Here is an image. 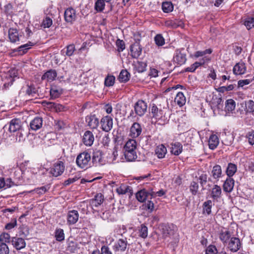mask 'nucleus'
Instances as JSON below:
<instances>
[{
	"mask_svg": "<svg viewBox=\"0 0 254 254\" xmlns=\"http://www.w3.org/2000/svg\"><path fill=\"white\" fill-rule=\"evenodd\" d=\"M124 149V155L127 161H133L137 158L136 142L135 140L129 139L125 145Z\"/></svg>",
	"mask_w": 254,
	"mask_h": 254,
	"instance_id": "f257e3e1",
	"label": "nucleus"
},
{
	"mask_svg": "<svg viewBox=\"0 0 254 254\" xmlns=\"http://www.w3.org/2000/svg\"><path fill=\"white\" fill-rule=\"evenodd\" d=\"M161 102L164 105L163 109L161 104L159 105V107L155 105H153L151 108V113L153 117L158 120L165 117L166 111H168L169 107L167 99L162 98Z\"/></svg>",
	"mask_w": 254,
	"mask_h": 254,
	"instance_id": "f03ea898",
	"label": "nucleus"
},
{
	"mask_svg": "<svg viewBox=\"0 0 254 254\" xmlns=\"http://www.w3.org/2000/svg\"><path fill=\"white\" fill-rule=\"evenodd\" d=\"M91 155L87 152L80 153L77 157L76 162L78 166L82 169H86L90 166Z\"/></svg>",
	"mask_w": 254,
	"mask_h": 254,
	"instance_id": "7ed1b4c3",
	"label": "nucleus"
},
{
	"mask_svg": "<svg viewBox=\"0 0 254 254\" xmlns=\"http://www.w3.org/2000/svg\"><path fill=\"white\" fill-rule=\"evenodd\" d=\"M162 237L166 239L174 234L177 227L173 224H162L159 226Z\"/></svg>",
	"mask_w": 254,
	"mask_h": 254,
	"instance_id": "20e7f679",
	"label": "nucleus"
},
{
	"mask_svg": "<svg viewBox=\"0 0 254 254\" xmlns=\"http://www.w3.org/2000/svg\"><path fill=\"white\" fill-rule=\"evenodd\" d=\"M64 170L65 166L64 163L62 161L58 160L51 168L50 174L53 177H57L62 175Z\"/></svg>",
	"mask_w": 254,
	"mask_h": 254,
	"instance_id": "39448f33",
	"label": "nucleus"
},
{
	"mask_svg": "<svg viewBox=\"0 0 254 254\" xmlns=\"http://www.w3.org/2000/svg\"><path fill=\"white\" fill-rule=\"evenodd\" d=\"M133 108L136 116L142 117L147 112V103L142 100H139L134 104Z\"/></svg>",
	"mask_w": 254,
	"mask_h": 254,
	"instance_id": "423d86ee",
	"label": "nucleus"
},
{
	"mask_svg": "<svg viewBox=\"0 0 254 254\" xmlns=\"http://www.w3.org/2000/svg\"><path fill=\"white\" fill-rule=\"evenodd\" d=\"M127 238L120 239L115 243L113 249L115 253L125 252L127 249Z\"/></svg>",
	"mask_w": 254,
	"mask_h": 254,
	"instance_id": "0eeeda50",
	"label": "nucleus"
},
{
	"mask_svg": "<svg viewBox=\"0 0 254 254\" xmlns=\"http://www.w3.org/2000/svg\"><path fill=\"white\" fill-rule=\"evenodd\" d=\"M101 127L103 130L109 132L113 127V119L109 116H106L101 120Z\"/></svg>",
	"mask_w": 254,
	"mask_h": 254,
	"instance_id": "6e6552de",
	"label": "nucleus"
},
{
	"mask_svg": "<svg viewBox=\"0 0 254 254\" xmlns=\"http://www.w3.org/2000/svg\"><path fill=\"white\" fill-rule=\"evenodd\" d=\"M142 50L139 42L136 41L130 47V55L132 58L137 59L141 55Z\"/></svg>",
	"mask_w": 254,
	"mask_h": 254,
	"instance_id": "1a4fd4ad",
	"label": "nucleus"
},
{
	"mask_svg": "<svg viewBox=\"0 0 254 254\" xmlns=\"http://www.w3.org/2000/svg\"><path fill=\"white\" fill-rule=\"evenodd\" d=\"M10 242L13 247L17 250H20L26 246V242L24 239L17 237H13L11 239Z\"/></svg>",
	"mask_w": 254,
	"mask_h": 254,
	"instance_id": "9d476101",
	"label": "nucleus"
},
{
	"mask_svg": "<svg viewBox=\"0 0 254 254\" xmlns=\"http://www.w3.org/2000/svg\"><path fill=\"white\" fill-rule=\"evenodd\" d=\"M79 219V213L77 210H71L68 211L67 216V224L69 225L75 224Z\"/></svg>",
	"mask_w": 254,
	"mask_h": 254,
	"instance_id": "9b49d317",
	"label": "nucleus"
},
{
	"mask_svg": "<svg viewBox=\"0 0 254 254\" xmlns=\"http://www.w3.org/2000/svg\"><path fill=\"white\" fill-rule=\"evenodd\" d=\"M64 16L66 22L72 23L76 19L75 10L72 7L67 8L64 11Z\"/></svg>",
	"mask_w": 254,
	"mask_h": 254,
	"instance_id": "f8f14e48",
	"label": "nucleus"
},
{
	"mask_svg": "<svg viewBox=\"0 0 254 254\" xmlns=\"http://www.w3.org/2000/svg\"><path fill=\"white\" fill-rule=\"evenodd\" d=\"M173 60L177 64L182 65L184 64L187 61L186 55L179 50H177L175 51Z\"/></svg>",
	"mask_w": 254,
	"mask_h": 254,
	"instance_id": "ddd939ff",
	"label": "nucleus"
},
{
	"mask_svg": "<svg viewBox=\"0 0 254 254\" xmlns=\"http://www.w3.org/2000/svg\"><path fill=\"white\" fill-rule=\"evenodd\" d=\"M85 121L88 126L91 129H95L99 126V119L95 115H90L86 116Z\"/></svg>",
	"mask_w": 254,
	"mask_h": 254,
	"instance_id": "4468645a",
	"label": "nucleus"
},
{
	"mask_svg": "<svg viewBox=\"0 0 254 254\" xmlns=\"http://www.w3.org/2000/svg\"><path fill=\"white\" fill-rule=\"evenodd\" d=\"M142 132L141 126L138 123H134L130 128L129 135L132 138L138 137Z\"/></svg>",
	"mask_w": 254,
	"mask_h": 254,
	"instance_id": "2eb2a0df",
	"label": "nucleus"
},
{
	"mask_svg": "<svg viewBox=\"0 0 254 254\" xmlns=\"http://www.w3.org/2000/svg\"><path fill=\"white\" fill-rule=\"evenodd\" d=\"M21 127V122L20 119L15 118L10 121L9 124L8 130L10 132H14L19 130Z\"/></svg>",
	"mask_w": 254,
	"mask_h": 254,
	"instance_id": "dca6fc26",
	"label": "nucleus"
},
{
	"mask_svg": "<svg viewBox=\"0 0 254 254\" xmlns=\"http://www.w3.org/2000/svg\"><path fill=\"white\" fill-rule=\"evenodd\" d=\"M94 141V137L92 132L89 130L86 131L82 137V142L84 145L88 146H91Z\"/></svg>",
	"mask_w": 254,
	"mask_h": 254,
	"instance_id": "f3484780",
	"label": "nucleus"
},
{
	"mask_svg": "<svg viewBox=\"0 0 254 254\" xmlns=\"http://www.w3.org/2000/svg\"><path fill=\"white\" fill-rule=\"evenodd\" d=\"M104 199V196L102 193H97L95 195L94 198L90 200V204L93 208L98 207L103 203Z\"/></svg>",
	"mask_w": 254,
	"mask_h": 254,
	"instance_id": "a211bd4d",
	"label": "nucleus"
},
{
	"mask_svg": "<svg viewBox=\"0 0 254 254\" xmlns=\"http://www.w3.org/2000/svg\"><path fill=\"white\" fill-rule=\"evenodd\" d=\"M241 247V243L239 238L232 237L228 244V248L232 252H236Z\"/></svg>",
	"mask_w": 254,
	"mask_h": 254,
	"instance_id": "6ab92c4d",
	"label": "nucleus"
},
{
	"mask_svg": "<svg viewBox=\"0 0 254 254\" xmlns=\"http://www.w3.org/2000/svg\"><path fill=\"white\" fill-rule=\"evenodd\" d=\"M42 125V118L40 117H36L31 121L29 126L31 130L36 131L41 128Z\"/></svg>",
	"mask_w": 254,
	"mask_h": 254,
	"instance_id": "aec40b11",
	"label": "nucleus"
},
{
	"mask_svg": "<svg viewBox=\"0 0 254 254\" xmlns=\"http://www.w3.org/2000/svg\"><path fill=\"white\" fill-rule=\"evenodd\" d=\"M152 195H153L152 193L143 189L136 193V198L139 201L143 202L149 198V196H151Z\"/></svg>",
	"mask_w": 254,
	"mask_h": 254,
	"instance_id": "412c9836",
	"label": "nucleus"
},
{
	"mask_svg": "<svg viewBox=\"0 0 254 254\" xmlns=\"http://www.w3.org/2000/svg\"><path fill=\"white\" fill-rule=\"evenodd\" d=\"M57 76V73L55 69H50L46 72L42 76L43 80H46L48 82H51L55 80Z\"/></svg>",
	"mask_w": 254,
	"mask_h": 254,
	"instance_id": "4be33fe9",
	"label": "nucleus"
},
{
	"mask_svg": "<svg viewBox=\"0 0 254 254\" xmlns=\"http://www.w3.org/2000/svg\"><path fill=\"white\" fill-rule=\"evenodd\" d=\"M235 181L233 179L228 177L225 181L223 189L224 191L227 192H231L234 188Z\"/></svg>",
	"mask_w": 254,
	"mask_h": 254,
	"instance_id": "5701e85b",
	"label": "nucleus"
},
{
	"mask_svg": "<svg viewBox=\"0 0 254 254\" xmlns=\"http://www.w3.org/2000/svg\"><path fill=\"white\" fill-rule=\"evenodd\" d=\"M222 193L221 188L220 186L215 185L211 190V197L214 200L218 201L220 198Z\"/></svg>",
	"mask_w": 254,
	"mask_h": 254,
	"instance_id": "b1692460",
	"label": "nucleus"
},
{
	"mask_svg": "<svg viewBox=\"0 0 254 254\" xmlns=\"http://www.w3.org/2000/svg\"><path fill=\"white\" fill-rule=\"evenodd\" d=\"M233 73L236 75L244 74L246 71L245 64L243 63L236 64L233 67Z\"/></svg>",
	"mask_w": 254,
	"mask_h": 254,
	"instance_id": "393cba45",
	"label": "nucleus"
},
{
	"mask_svg": "<svg viewBox=\"0 0 254 254\" xmlns=\"http://www.w3.org/2000/svg\"><path fill=\"white\" fill-rule=\"evenodd\" d=\"M212 107L215 109H222L223 107V100L220 96H213L211 101Z\"/></svg>",
	"mask_w": 254,
	"mask_h": 254,
	"instance_id": "a878e982",
	"label": "nucleus"
},
{
	"mask_svg": "<svg viewBox=\"0 0 254 254\" xmlns=\"http://www.w3.org/2000/svg\"><path fill=\"white\" fill-rule=\"evenodd\" d=\"M8 38L12 43H15L19 40V34L17 29L10 28L8 30Z\"/></svg>",
	"mask_w": 254,
	"mask_h": 254,
	"instance_id": "bb28decb",
	"label": "nucleus"
},
{
	"mask_svg": "<svg viewBox=\"0 0 254 254\" xmlns=\"http://www.w3.org/2000/svg\"><path fill=\"white\" fill-rule=\"evenodd\" d=\"M211 175L214 179L218 181L223 176L221 167L219 165H215L211 171Z\"/></svg>",
	"mask_w": 254,
	"mask_h": 254,
	"instance_id": "cd10ccee",
	"label": "nucleus"
},
{
	"mask_svg": "<svg viewBox=\"0 0 254 254\" xmlns=\"http://www.w3.org/2000/svg\"><path fill=\"white\" fill-rule=\"evenodd\" d=\"M92 163L93 165L98 166L102 165V153L100 151H97L93 153Z\"/></svg>",
	"mask_w": 254,
	"mask_h": 254,
	"instance_id": "c85d7f7f",
	"label": "nucleus"
},
{
	"mask_svg": "<svg viewBox=\"0 0 254 254\" xmlns=\"http://www.w3.org/2000/svg\"><path fill=\"white\" fill-rule=\"evenodd\" d=\"M219 140L216 134H212L210 136L208 140V145L210 149L214 150L218 145Z\"/></svg>",
	"mask_w": 254,
	"mask_h": 254,
	"instance_id": "c756f323",
	"label": "nucleus"
},
{
	"mask_svg": "<svg viewBox=\"0 0 254 254\" xmlns=\"http://www.w3.org/2000/svg\"><path fill=\"white\" fill-rule=\"evenodd\" d=\"M167 152L166 147L163 144L159 145L155 149V154L159 159L164 158Z\"/></svg>",
	"mask_w": 254,
	"mask_h": 254,
	"instance_id": "7c9ffc66",
	"label": "nucleus"
},
{
	"mask_svg": "<svg viewBox=\"0 0 254 254\" xmlns=\"http://www.w3.org/2000/svg\"><path fill=\"white\" fill-rule=\"evenodd\" d=\"M171 152L175 155H179L182 152L183 146L180 142H175L171 144Z\"/></svg>",
	"mask_w": 254,
	"mask_h": 254,
	"instance_id": "2f4dec72",
	"label": "nucleus"
},
{
	"mask_svg": "<svg viewBox=\"0 0 254 254\" xmlns=\"http://www.w3.org/2000/svg\"><path fill=\"white\" fill-rule=\"evenodd\" d=\"M63 90L56 86L52 87L50 90V96L52 99H55L59 98L60 96L63 93Z\"/></svg>",
	"mask_w": 254,
	"mask_h": 254,
	"instance_id": "473e14b6",
	"label": "nucleus"
},
{
	"mask_svg": "<svg viewBox=\"0 0 254 254\" xmlns=\"http://www.w3.org/2000/svg\"><path fill=\"white\" fill-rule=\"evenodd\" d=\"M186 101V97L184 94L181 92H179L175 98V102L180 107H182L185 105Z\"/></svg>",
	"mask_w": 254,
	"mask_h": 254,
	"instance_id": "72a5a7b5",
	"label": "nucleus"
},
{
	"mask_svg": "<svg viewBox=\"0 0 254 254\" xmlns=\"http://www.w3.org/2000/svg\"><path fill=\"white\" fill-rule=\"evenodd\" d=\"M237 170V166L233 163H229L226 169V173L228 177H232L236 172Z\"/></svg>",
	"mask_w": 254,
	"mask_h": 254,
	"instance_id": "f704fd0d",
	"label": "nucleus"
},
{
	"mask_svg": "<svg viewBox=\"0 0 254 254\" xmlns=\"http://www.w3.org/2000/svg\"><path fill=\"white\" fill-rule=\"evenodd\" d=\"M130 78V73L127 70H122L119 76L118 79L121 82H126Z\"/></svg>",
	"mask_w": 254,
	"mask_h": 254,
	"instance_id": "c9c22d12",
	"label": "nucleus"
},
{
	"mask_svg": "<svg viewBox=\"0 0 254 254\" xmlns=\"http://www.w3.org/2000/svg\"><path fill=\"white\" fill-rule=\"evenodd\" d=\"M205 64V60L202 59L200 62H196L194 64H192L190 66L186 68L185 71L187 72H194L196 69L199 66Z\"/></svg>",
	"mask_w": 254,
	"mask_h": 254,
	"instance_id": "e433bc0d",
	"label": "nucleus"
},
{
	"mask_svg": "<svg viewBox=\"0 0 254 254\" xmlns=\"http://www.w3.org/2000/svg\"><path fill=\"white\" fill-rule=\"evenodd\" d=\"M131 190L130 187L124 184H122L120 187L116 189L117 192L119 194H125L128 192H130V194H131Z\"/></svg>",
	"mask_w": 254,
	"mask_h": 254,
	"instance_id": "4c0bfd02",
	"label": "nucleus"
},
{
	"mask_svg": "<svg viewBox=\"0 0 254 254\" xmlns=\"http://www.w3.org/2000/svg\"><path fill=\"white\" fill-rule=\"evenodd\" d=\"M212 201L208 200L205 201L203 204V213H206L207 215H210L211 213Z\"/></svg>",
	"mask_w": 254,
	"mask_h": 254,
	"instance_id": "58836bf2",
	"label": "nucleus"
},
{
	"mask_svg": "<svg viewBox=\"0 0 254 254\" xmlns=\"http://www.w3.org/2000/svg\"><path fill=\"white\" fill-rule=\"evenodd\" d=\"M56 240L59 242H62L64 240V233L63 229L57 228L55 232Z\"/></svg>",
	"mask_w": 254,
	"mask_h": 254,
	"instance_id": "ea45409f",
	"label": "nucleus"
},
{
	"mask_svg": "<svg viewBox=\"0 0 254 254\" xmlns=\"http://www.w3.org/2000/svg\"><path fill=\"white\" fill-rule=\"evenodd\" d=\"M34 45V44L31 42H29L28 43L26 44H24L19 46L18 48V52H19L20 54H24L26 53L28 50L31 48L32 46Z\"/></svg>",
	"mask_w": 254,
	"mask_h": 254,
	"instance_id": "a19ab883",
	"label": "nucleus"
},
{
	"mask_svg": "<svg viewBox=\"0 0 254 254\" xmlns=\"http://www.w3.org/2000/svg\"><path fill=\"white\" fill-rule=\"evenodd\" d=\"M163 11L166 13H169L173 11L174 6L171 2H163L162 4Z\"/></svg>",
	"mask_w": 254,
	"mask_h": 254,
	"instance_id": "79ce46f5",
	"label": "nucleus"
},
{
	"mask_svg": "<svg viewBox=\"0 0 254 254\" xmlns=\"http://www.w3.org/2000/svg\"><path fill=\"white\" fill-rule=\"evenodd\" d=\"M236 103L235 101L232 99H228L226 101L225 108L229 112H231L235 109Z\"/></svg>",
	"mask_w": 254,
	"mask_h": 254,
	"instance_id": "37998d69",
	"label": "nucleus"
},
{
	"mask_svg": "<svg viewBox=\"0 0 254 254\" xmlns=\"http://www.w3.org/2000/svg\"><path fill=\"white\" fill-rule=\"evenodd\" d=\"M230 237L231 234L229 231H222L220 234L219 238L223 243H225L229 239Z\"/></svg>",
	"mask_w": 254,
	"mask_h": 254,
	"instance_id": "c03bdc74",
	"label": "nucleus"
},
{
	"mask_svg": "<svg viewBox=\"0 0 254 254\" xmlns=\"http://www.w3.org/2000/svg\"><path fill=\"white\" fill-rule=\"evenodd\" d=\"M138 231L139 237L143 239H145L147 237L148 228L144 224H142L141 225L140 228L139 229Z\"/></svg>",
	"mask_w": 254,
	"mask_h": 254,
	"instance_id": "a18cd8bd",
	"label": "nucleus"
},
{
	"mask_svg": "<svg viewBox=\"0 0 254 254\" xmlns=\"http://www.w3.org/2000/svg\"><path fill=\"white\" fill-rule=\"evenodd\" d=\"M75 50V46L73 44H70L67 45L66 47V50L65 51V55L68 57H70L73 55L74 52ZM62 52L64 53V50H62Z\"/></svg>",
	"mask_w": 254,
	"mask_h": 254,
	"instance_id": "49530a36",
	"label": "nucleus"
},
{
	"mask_svg": "<svg viewBox=\"0 0 254 254\" xmlns=\"http://www.w3.org/2000/svg\"><path fill=\"white\" fill-rule=\"evenodd\" d=\"M244 25L248 30L254 27V17H249L245 20Z\"/></svg>",
	"mask_w": 254,
	"mask_h": 254,
	"instance_id": "de8ad7c7",
	"label": "nucleus"
},
{
	"mask_svg": "<svg viewBox=\"0 0 254 254\" xmlns=\"http://www.w3.org/2000/svg\"><path fill=\"white\" fill-rule=\"evenodd\" d=\"M115 77L113 75H108L105 79L104 84L106 86L110 87L114 84Z\"/></svg>",
	"mask_w": 254,
	"mask_h": 254,
	"instance_id": "09e8293b",
	"label": "nucleus"
},
{
	"mask_svg": "<svg viewBox=\"0 0 254 254\" xmlns=\"http://www.w3.org/2000/svg\"><path fill=\"white\" fill-rule=\"evenodd\" d=\"M10 236L8 233H2L0 235V244L10 243Z\"/></svg>",
	"mask_w": 254,
	"mask_h": 254,
	"instance_id": "8fccbe9b",
	"label": "nucleus"
},
{
	"mask_svg": "<svg viewBox=\"0 0 254 254\" xmlns=\"http://www.w3.org/2000/svg\"><path fill=\"white\" fill-rule=\"evenodd\" d=\"M146 63L138 61L136 64V70L138 72H143L146 70Z\"/></svg>",
	"mask_w": 254,
	"mask_h": 254,
	"instance_id": "3c124183",
	"label": "nucleus"
},
{
	"mask_svg": "<svg viewBox=\"0 0 254 254\" xmlns=\"http://www.w3.org/2000/svg\"><path fill=\"white\" fill-rule=\"evenodd\" d=\"M205 254H217L218 251L215 246L210 245L205 250Z\"/></svg>",
	"mask_w": 254,
	"mask_h": 254,
	"instance_id": "603ef678",
	"label": "nucleus"
},
{
	"mask_svg": "<svg viewBox=\"0 0 254 254\" xmlns=\"http://www.w3.org/2000/svg\"><path fill=\"white\" fill-rule=\"evenodd\" d=\"M212 50L211 49H206L204 51H198L196 52L194 56L195 58H198L199 57H202L206 54H211Z\"/></svg>",
	"mask_w": 254,
	"mask_h": 254,
	"instance_id": "864d4df0",
	"label": "nucleus"
},
{
	"mask_svg": "<svg viewBox=\"0 0 254 254\" xmlns=\"http://www.w3.org/2000/svg\"><path fill=\"white\" fill-rule=\"evenodd\" d=\"M246 109L247 112L253 113L254 112V101L250 100L246 103Z\"/></svg>",
	"mask_w": 254,
	"mask_h": 254,
	"instance_id": "5fc2aeb1",
	"label": "nucleus"
},
{
	"mask_svg": "<svg viewBox=\"0 0 254 254\" xmlns=\"http://www.w3.org/2000/svg\"><path fill=\"white\" fill-rule=\"evenodd\" d=\"M155 43L158 46H163L165 44V40L163 36L160 34H157L154 38Z\"/></svg>",
	"mask_w": 254,
	"mask_h": 254,
	"instance_id": "6e6d98bb",
	"label": "nucleus"
},
{
	"mask_svg": "<svg viewBox=\"0 0 254 254\" xmlns=\"http://www.w3.org/2000/svg\"><path fill=\"white\" fill-rule=\"evenodd\" d=\"M65 124L63 121L58 120L55 121V127L58 130L63 129L65 127Z\"/></svg>",
	"mask_w": 254,
	"mask_h": 254,
	"instance_id": "4d7b16f0",
	"label": "nucleus"
},
{
	"mask_svg": "<svg viewBox=\"0 0 254 254\" xmlns=\"http://www.w3.org/2000/svg\"><path fill=\"white\" fill-rule=\"evenodd\" d=\"M17 225V220L16 218L12 219L11 221L7 223L5 226V229L7 230H10L12 228L16 227Z\"/></svg>",
	"mask_w": 254,
	"mask_h": 254,
	"instance_id": "13d9d810",
	"label": "nucleus"
},
{
	"mask_svg": "<svg viewBox=\"0 0 254 254\" xmlns=\"http://www.w3.org/2000/svg\"><path fill=\"white\" fill-rule=\"evenodd\" d=\"M190 190L193 195H195L198 191V185L195 182H192L190 185Z\"/></svg>",
	"mask_w": 254,
	"mask_h": 254,
	"instance_id": "bf43d9fd",
	"label": "nucleus"
},
{
	"mask_svg": "<svg viewBox=\"0 0 254 254\" xmlns=\"http://www.w3.org/2000/svg\"><path fill=\"white\" fill-rule=\"evenodd\" d=\"M4 184H4V189L17 185L11 178H7L5 180L4 179Z\"/></svg>",
	"mask_w": 254,
	"mask_h": 254,
	"instance_id": "052dcab7",
	"label": "nucleus"
},
{
	"mask_svg": "<svg viewBox=\"0 0 254 254\" xmlns=\"http://www.w3.org/2000/svg\"><path fill=\"white\" fill-rule=\"evenodd\" d=\"M53 24V21L49 17H46L43 21L42 26L44 28H49Z\"/></svg>",
	"mask_w": 254,
	"mask_h": 254,
	"instance_id": "680f3d73",
	"label": "nucleus"
},
{
	"mask_svg": "<svg viewBox=\"0 0 254 254\" xmlns=\"http://www.w3.org/2000/svg\"><path fill=\"white\" fill-rule=\"evenodd\" d=\"M9 250L6 244H0V254H9Z\"/></svg>",
	"mask_w": 254,
	"mask_h": 254,
	"instance_id": "e2e57ef3",
	"label": "nucleus"
},
{
	"mask_svg": "<svg viewBox=\"0 0 254 254\" xmlns=\"http://www.w3.org/2000/svg\"><path fill=\"white\" fill-rule=\"evenodd\" d=\"M118 51H123L125 49V44L123 40L118 39L116 42Z\"/></svg>",
	"mask_w": 254,
	"mask_h": 254,
	"instance_id": "0e129e2a",
	"label": "nucleus"
},
{
	"mask_svg": "<svg viewBox=\"0 0 254 254\" xmlns=\"http://www.w3.org/2000/svg\"><path fill=\"white\" fill-rule=\"evenodd\" d=\"M199 183L201 186L203 187L206 184L207 181V175L206 174H202L199 177Z\"/></svg>",
	"mask_w": 254,
	"mask_h": 254,
	"instance_id": "69168bd1",
	"label": "nucleus"
},
{
	"mask_svg": "<svg viewBox=\"0 0 254 254\" xmlns=\"http://www.w3.org/2000/svg\"><path fill=\"white\" fill-rule=\"evenodd\" d=\"M247 138L248 139V142L251 145L254 144V131H251L248 133L247 134Z\"/></svg>",
	"mask_w": 254,
	"mask_h": 254,
	"instance_id": "338daca9",
	"label": "nucleus"
},
{
	"mask_svg": "<svg viewBox=\"0 0 254 254\" xmlns=\"http://www.w3.org/2000/svg\"><path fill=\"white\" fill-rule=\"evenodd\" d=\"M165 25L168 27L176 28L177 27L178 25L176 23V22L172 20H167L165 22Z\"/></svg>",
	"mask_w": 254,
	"mask_h": 254,
	"instance_id": "774afa93",
	"label": "nucleus"
}]
</instances>
